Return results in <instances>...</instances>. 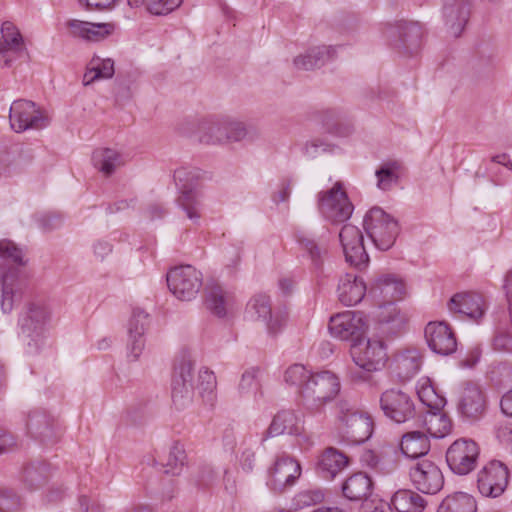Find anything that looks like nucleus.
<instances>
[{"instance_id":"17","label":"nucleus","mask_w":512,"mask_h":512,"mask_svg":"<svg viewBox=\"0 0 512 512\" xmlns=\"http://www.w3.org/2000/svg\"><path fill=\"white\" fill-rule=\"evenodd\" d=\"M340 242L343 248L346 262L356 268L365 267L369 257L364 247L363 234L354 225H344L339 233Z\"/></svg>"},{"instance_id":"40","label":"nucleus","mask_w":512,"mask_h":512,"mask_svg":"<svg viewBox=\"0 0 512 512\" xmlns=\"http://www.w3.org/2000/svg\"><path fill=\"white\" fill-rule=\"evenodd\" d=\"M423 426L425 427L424 432L426 435L429 434L434 438H443L450 432L451 422L440 411L429 410L424 416Z\"/></svg>"},{"instance_id":"58","label":"nucleus","mask_w":512,"mask_h":512,"mask_svg":"<svg viewBox=\"0 0 512 512\" xmlns=\"http://www.w3.org/2000/svg\"><path fill=\"white\" fill-rule=\"evenodd\" d=\"M362 461L368 467L375 469L381 473H389L395 468V464H392L390 469H386L383 463H380L379 457L371 450L364 452L362 455Z\"/></svg>"},{"instance_id":"55","label":"nucleus","mask_w":512,"mask_h":512,"mask_svg":"<svg viewBox=\"0 0 512 512\" xmlns=\"http://www.w3.org/2000/svg\"><path fill=\"white\" fill-rule=\"evenodd\" d=\"M66 27L71 36L87 40L90 29V22L71 19L67 21Z\"/></svg>"},{"instance_id":"10","label":"nucleus","mask_w":512,"mask_h":512,"mask_svg":"<svg viewBox=\"0 0 512 512\" xmlns=\"http://www.w3.org/2000/svg\"><path fill=\"white\" fill-rule=\"evenodd\" d=\"M385 37L399 51L413 55L421 46L422 27L417 22L400 21L384 29Z\"/></svg>"},{"instance_id":"26","label":"nucleus","mask_w":512,"mask_h":512,"mask_svg":"<svg viewBox=\"0 0 512 512\" xmlns=\"http://www.w3.org/2000/svg\"><path fill=\"white\" fill-rule=\"evenodd\" d=\"M337 291L342 304L353 306L363 299L367 291V286L357 275L347 273L340 279Z\"/></svg>"},{"instance_id":"27","label":"nucleus","mask_w":512,"mask_h":512,"mask_svg":"<svg viewBox=\"0 0 512 512\" xmlns=\"http://www.w3.org/2000/svg\"><path fill=\"white\" fill-rule=\"evenodd\" d=\"M373 490L372 479L363 472L354 473L342 484V492L350 501H365Z\"/></svg>"},{"instance_id":"62","label":"nucleus","mask_w":512,"mask_h":512,"mask_svg":"<svg viewBox=\"0 0 512 512\" xmlns=\"http://www.w3.org/2000/svg\"><path fill=\"white\" fill-rule=\"evenodd\" d=\"M217 478V472L208 464L201 466L199 471V483L203 486L212 484Z\"/></svg>"},{"instance_id":"50","label":"nucleus","mask_w":512,"mask_h":512,"mask_svg":"<svg viewBox=\"0 0 512 512\" xmlns=\"http://www.w3.org/2000/svg\"><path fill=\"white\" fill-rule=\"evenodd\" d=\"M226 133L227 134H221L215 137L216 140L237 142L245 139L249 135V130L242 123L226 121Z\"/></svg>"},{"instance_id":"49","label":"nucleus","mask_w":512,"mask_h":512,"mask_svg":"<svg viewBox=\"0 0 512 512\" xmlns=\"http://www.w3.org/2000/svg\"><path fill=\"white\" fill-rule=\"evenodd\" d=\"M297 240L299 244L307 251L313 264L316 267H320L322 264V256L325 253V249L319 246L313 239L307 237L304 234L298 235Z\"/></svg>"},{"instance_id":"12","label":"nucleus","mask_w":512,"mask_h":512,"mask_svg":"<svg viewBox=\"0 0 512 512\" xmlns=\"http://www.w3.org/2000/svg\"><path fill=\"white\" fill-rule=\"evenodd\" d=\"M508 482L509 470L500 461L493 460L478 472V490L485 497H499L506 490Z\"/></svg>"},{"instance_id":"34","label":"nucleus","mask_w":512,"mask_h":512,"mask_svg":"<svg viewBox=\"0 0 512 512\" xmlns=\"http://www.w3.org/2000/svg\"><path fill=\"white\" fill-rule=\"evenodd\" d=\"M391 505L397 512H422L427 502L417 492L410 489H401L392 496Z\"/></svg>"},{"instance_id":"30","label":"nucleus","mask_w":512,"mask_h":512,"mask_svg":"<svg viewBox=\"0 0 512 512\" xmlns=\"http://www.w3.org/2000/svg\"><path fill=\"white\" fill-rule=\"evenodd\" d=\"M349 464L348 457L339 450L328 447L319 456L318 471L325 479H333Z\"/></svg>"},{"instance_id":"48","label":"nucleus","mask_w":512,"mask_h":512,"mask_svg":"<svg viewBox=\"0 0 512 512\" xmlns=\"http://www.w3.org/2000/svg\"><path fill=\"white\" fill-rule=\"evenodd\" d=\"M258 372L259 370L257 368H250L242 374L238 386V391L241 396L249 397L255 395L259 390L260 383L258 380Z\"/></svg>"},{"instance_id":"56","label":"nucleus","mask_w":512,"mask_h":512,"mask_svg":"<svg viewBox=\"0 0 512 512\" xmlns=\"http://www.w3.org/2000/svg\"><path fill=\"white\" fill-rule=\"evenodd\" d=\"M216 387V378L214 373L209 370H203L199 372V385L198 389L201 394L207 393L212 394Z\"/></svg>"},{"instance_id":"57","label":"nucleus","mask_w":512,"mask_h":512,"mask_svg":"<svg viewBox=\"0 0 512 512\" xmlns=\"http://www.w3.org/2000/svg\"><path fill=\"white\" fill-rule=\"evenodd\" d=\"M361 512H392L391 504L377 497L367 499L361 507Z\"/></svg>"},{"instance_id":"4","label":"nucleus","mask_w":512,"mask_h":512,"mask_svg":"<svg viewBox=\"0 0 512 512\" xmlns=\"http://www.w3.org/2000/svg\"><path fill=\"white\" fill-rule=\"evenodd\" d=\"M350 354L359 368L357 371H350L354 381H370V372L380 370L387 361L386 348L380 340H365L361 337L351 344Z\"/></svg>"},{"instance_id":"7","label":"nucleus","mask_w":512,"mask_h":512,"mask_svg":"<svg viewBox=\"0 0 512 512\" xmlns=\"http://www.w3.org/2000/svg\"><path fill=\"white\" fill-rule=\"evenodd\" d=\"M318 208L326 219L335 223L348 220L354 210V206L340 182H337L331 189L318 194Z\"/></svg>"},{"instance_id":"61","label":"nucleus","mask_w":512,"mask_h":512,"mask_svg":"<svg viewBox=\"0 0 512 512\" xmlns=\"http://www.w3.org/2000/svg\"><path fill=\"white\" fill-rule=\"evenodd\" d=\"M51 115L48 110L34 104V129H44L50 125Z\"/></svg>"},{"instance_id":"25","label":"nucleus","mask_w":512,"mask_h":512,"mask_svg":"<svg viewBox=\"0 0 512 512\" xmlns=\"http://www.w3.org/2000/svg\"><path fill=\"white\" fill-rule=\"evenodd\" d=\"M303 431L302 418L294 410L279 411L265 432L264 439L282 434L298 435Z\"/></svg>"},{"instance_id":"64","label":"nucleus","mask_w":512,"mask_h":512,"mask_svg":"<svg viewBox=\"0 0 512 512\" xmlns=\"http://www.w3.org/2000/svg\"><path fill=\"white\" fill-rule=\"evenodd\" d=\"M80 512H103V507L87 496L79 498Z\"/></svg>"},{"instance_id":"29","label":"nucleus","mask_w":512,"mask_h":512,"mask_svg":"<svg viewBox=\"0 0 512 512\" xmlns=\"http://www.w3.org/2000/svg\"><path fill=\"white\" fill-rule=\"evenodd\" d=\"M247 312L267 324L271 333H276L281 326L278 318L273 319L270 297L264 293L255 294L247 303Z\"/></svg>"},{"instance_id":"36","label":"nucleus","mask_w":512,"mask_h":512,"mask_svg":"<svg viewBox=\"0 0 512 512\" xmlns=\"http://www.w3.org/2000/svg\"><path fill=\"white\" fill-rule=\"evenodd\" d=\"M9 120L11 128L23 132L32 127V102L26 100L14 101L10 107Z\"/></svg>"},{"instance_id":"9","label":"nucleus","mask_w":512,"mask_h":512,"mask_svg":"<svg viewBox=\"0 0 512 512\" xmlns=\"http://www.w3.org/2000/svg\"><path fill=\"white\" fill-rule=\"evenodd\" d=\"M409 478L415 489L424 494L434 495L444 486V476L432 460L418 459L409 467Z\"/></svg>"},{"instance_id":"43","label":"nucleus","mask_w":512,"mask_h":512,"mask_svg":"<svg viewBox=\"0 0 512 512\" xmlns=\"http://www.w3.org/2000/svg\"><path fill=\"white\" fill-rule=\"evenodd\" d=\"M313 373L302 364H293L286 369L284 380L288 385L296 387L301 395L305 384Z\"/></svg>"},{"instance_id":"16","label":"nucleus","mask_w":512,"mask_h":512,"mask_svg":"<svg viewBox=\"0 0 512 512\" xmlns=\"http://www.w3.org/2000/svg\"><path fill=\"white\" fill-rule=\"evenodd\" d=\"M193 362L183 357L175 367L172 380V401L177 409L185 408L193 398Z\"/></svg>"},{"instance_id":"21","label":"nucleus","mask_w":512,"mask_h":512,"mask_svg":"<svg viewBox=\"0 0 512 512\" xmlns=\"http://www.w3.org/2000/svg\"><path fill=\"white\" fill-rule=\"evenodd\" d=\"M405 292V284L394 275L378 277L368 289V294L376 299L379 304L393 303L394 301L401 300Z\"/></svg>"},{"instance_id":"13","label":"nucleus","mask_w":512,"mask_h":512,"mask_svg":"<svg viewBox=\"0 0 512 512\" xmlns=\"http://www.w3.org/2000/svg\"><path fill=\"white\" fill-rule=\"evenodd\" d=\"M379 402L384 415L396 423H404L415 415L413 400L400 389L385 390L381 394Z\"/></svg>"},{"instance_id":"60","label":"nucleus","mask_w":512,"mask_h":512,"mask_svg":"<svg viewBox=\"0 0 512 512\" xmlns=\"http://www.w3.org/2000/svg\"><path fill=\"white\" fill-rule=\"evenodd\" d=\"M329 151V145L319 139L312 140L306 143L304 153L310 158H315L321 153Z\"/></svg>"},{"instance_id":"47","label":"nucleus","mask_w":512,"mask_h":512,"mask_svg":"<svg viewBox=\"0 0 512 512\" xmlns=\"http://www.w3.org/2000/svg\"><path fill=\"white\" fill-rule=\"evenodd\" d=\"M186 460V453L184 447L179 442H175L168 453L167 462L165 463V473L176 475L179 473V468L183 466Z\"/></svg>"},{"instance_id":"54","label":"nucleus","mask_w":512,"mask_h":512,"mask_svg":"<svg viewBox=\"0 0 512 512\" xmlns=\"http://www.w3.org/2000/svg\"><path fill=\"white\" fill-rule=\"evenodd\" d=\"M19 337L23 340H28L27 344L30 345V338L32 335V308L29 306L27 310L20 316L18 320Z\"/></svg>"},{"instance_id":"11","label":"nucleus","mask_w":512,"mask_h":512,"mask_svg":"<svg viewBox=\"0 0 512 512\" xmlns=\"http://www.w3.org/2000/svg\"><path fill=\"white\" fill-rule=\"evenodd\" d=\"M479 448L471 439L454 441L446 452V462L451 471L458 475H467L477 464Z\"/></svg>"},{"instance_id":"3","label":"nucleus","mask_w":512,"mask_h":512,"mask_svg":"<svg viewBox=\"0 0 512 512\" xmlns=\"http://www.w3.org/2000/svg\"><path fill=\"white\" fill-rule=\"evenodd\" d=\"M336 418L338 429L350 444H361L368 440L373 432L372 418L359 411L355 405L347 400H339L336 403Z\"/></svg>"},{"instance_id":"28","label":"nucleus","mask_w":512,"mask_h":512,"mask_svg":"<svg viewBox=\"0 0 512 512\" xmlns=\"http://www.w3.org/2000/svg\"><path fill=\"white\" fill-rule=\"evenodd\" d=\"M336 49L333 46H317L310 48L304 54L294 59V66L300 70H312L324 66L335 57Z\"/></svg>"},{"instance_id":"23","label":"nucleus","mask_w":512,"mask_h":512,"mask_svg":"<svg viewBox=\"0 0 512 512\" xmlns=\"http://www.w3.org/2000/svg\"><path fill=\"white\" fill-rule=\"evenodd\" d=\"M448 309L452 313L463 314L477 321L485 311L486 305L482 295L477 293H457L448 302Z\"/></svg>"},{"instance_id":"15","label":"nucleus","mask_w":512,"mask_h":512,"mask_svg":"<svg viewBox=\"0 0 512 512\" xmlns=\"http://www.w3.org/2000/svg\"><path fill=\"white\" fill-rule=\"evenodd\" d=\"M367 324L361 313L345 311L330 318V333L341 340L352 343L364 336Z\"/></svg>"},{"instance_id":"53","label":"nucleus","mask_w":512,"mask_h":512,"mask_svg":"<svg viewBox=\"0 0 512 512\" xmlns=\"http://www.w3.org/2000/svg\"><path fill=\"white\" fill-rule=\"evenodd\" d=\"M115 25L113 23H92L90 22V29L87 41L98 42L113 33Z\"/></svg>"},{"instance_id":"5","label":"nucleus","mask_w":512,"mask_h":512,"mask_svg":"<svg viewBox=\"0 0 512 512\" xmlns=\"http://www.w3.org/2000/svg\"><path fill=\"white\" fill-rule=\"evenodd\" d=\"M363 227L376 248L382 251L393 246L400 230L397 220L380 207H373L366 213Z\"/></svg>"},{"instance_id":"51","label":"nucleus","mask_w":512,"mask_h":512,"mask_svg":"<svg viewBox=\"0 0 512 512\" xmlns=\"http://www.w3.org/2000/svg\"><path fill=\"white\" fill-rule=\"evenodd\" d=\"M182 0H147V9L154 15H166L180 6Z\"/></svg>"},{"instance_id":"38","label":"nucleus","mask_w":512,"mask_h":512,"mask_svg":"<svg viewBox=\"0 0 512 512\" xmlns=\"http://www.w3.org/2000/svg\"><path fill=\"white\" fill-rule=\"evenodd\" d=\"M396 370L402 379L414 376L422 365V356L417 349H407L395 357Z\"/></svg>"},{"instance_id":"46","label":"nucleus","mask_w":512,"mask_h":512,"mask_svg":"<svg viewBox=\"0 0 512 512\" xmlns=\"http://www.w3.org/2000/svg\"><path fill=\"white\" fill-rule=\"evenodd\" d=\"M398 168L399 164L397 162H388L384 163L378 170H376L377 186L379 189L389 190L394 184L397 183Z\"/></svg>"},{"instance_id":"6","label":"nucleus","mask_w":512,"mask_h":512,"mask_svg":"<svg viewBox=\"0 0 512 512\" xmlns=\"http://www.w3.org/2000/svg\"><path fill=\"white\" fill-rule=\"evenodd\" d=\"M199 180L200 173L196 168L181 167L174 172V181L180 193L177 198L178 206L191 220H198L201 217Z\"/></svg>"},{"instance_id":"20","label":"nucleus","mask_w":512,"mask_h":512,"mask_svg":"<svg viewBox=\"0 0 512 512\" xmlns=\"http://www.w3.org/2000/svg\"><path fill=\"white\" fill-rule=\"evenodd\" d=\"M425 338L430 349L440 355H450L457 349V341L445 322H430L425 328Z\"/></svg>"},{"instance_id":"35","label":"nucleus","mask_w":512,"mask_h":512,"mask_svg":"<svg viewBox=\"0 0 512 512\" xmlns=\"http://www.w3.org/2000/svg\"><path fill=\"white\" fill-rule=\"evenodd\" d=\"M94 167L106 176H110L115 170L124 164L122 155L111 148H97L92 154Z\"/></svg>"},{"instance_id":"8","label":"nucleus","mask_w":512,"mask_h":512,"mask_svg":"<svg viewBox=\"0 0 512 512\" xmlns=\"http://www.w3.org/2000/svg\"><path fill=\"white\" fill-rule=\"evenodd\" d=\"M203 284L202 274L191 265L174 267L167 273L169 290L180 300L196 297Z\"/></svg>"},{"instance_id":"41","label":"nucleus","mask_w":512,"mask_h":512,"mask_svg":"<svg viewBox=\"0 0 512 512\" xmlns=\"http://www.w3.org/2000/svg\"><path fill=\"white\" fill-rule=\"evenodd\" d=\"M114 72V61L112 59H101L99 57H94L83 76V84L87 86L98 79L112 78Z\"/></svg>"},{"instance_id":"18","label":"nucleus","mask_w":512,"mask_h":512,"mask_svg":"<svg viewBox=\"0 0 512 512\" xmlns=\"http://www.w3.org/2000/svg\"><path fill=\"white\" fill-rule=\"evenodd\" d=\"M487 409L486 396L478 384L468 382L463 387L457 410L460 416L469 422L480 420Z\"/></svg>"},{"instance_id":"39","label":"nucleus","mask_w":512,"mask_h":512,"mask_svg":"<svg viewBox=\"0 0 512 512\" xmlns=\"http://www.w3.org/2000/svg\"><path fill=\"white\" fill-rule=\"evenodd\" d=\"M2 39L0 53H5V64L9 65V53H18L22 50V36L11 22H4L1 28Z\"/></svg>"},{"instance_id":"32","label":"nucleus","mask_w":512,"mask_h":512,"mask_svg":"<svg viewBox=\"0 0 512 512\" xmlns=\"http://www.w3.org/2000/svg\"><path fill=\"white\" fill-rule=\"evenodd\" d=\"M233 304V295L220 285H212L207 289L206 306L217 317H225Z\"/></svg>"},{"instance_id":"52","label":"nucleus","mask_w":512,"mask_h":512,"mask_svg":"<svg viewBox=\"0 0 512 512\" xmlns=\"http://www.w3.org/2000/svg\"><path fill=\"white\" fill-rule=\"evenodd\" d=\"M324 499V493L319 490H305L299 492L295 497V504L297 508H305L312 505H316L322 502Z\"/></svg>"},{"instance_id":"19","label":"nucleus","mask_w":512,"mask_h":512,"mask_svg":"<svg viewBox=\"0 0 512 512\" xmlns=\"http://www.w3.org/2000/svg\"><path fill=\"white\" fill-rule=\"evenodd\" d=\"M149 325V315L142 309H134L128 323V358L136 361L145 348V332Z\"/></svg>"},{"instance_id":"2","label":"nucleus","mask_w":512,"mask_h":512,"mask_svg":"<svg viewBox=\"0 0 512 512\" xmlns=\"http://www.w3.org/2000/svg\"><path fill=\"white\" fill-rule=\"evenodd\" d=\"M340 392L339 378L331 371L314 372L300 395L305 410L313 415L324 411Z\"/></svg>"},{"instance_id":"59","label":"nucleus","mask_w":512,"mask_h":512,"mask_svg":"<svg viewBox=\"0 0 512 512\" xmlns=\"http://www.w3.org/2000/svg\"><path fill=\"white\" fill-rule=\"evenodd\" d=\"M39 227L44 232H49L54 229H57L61 226L62 220L59 216L54 214H44L40 216L38 219Z\"/></svg>"},{"instance_id":"42","label":"nucleus","mask_w":512,"mask_h":512,"mask_svg":"<svg viewBox=\"0 0 512 512\" xmlns=\"http://www.w3.org/2000/svg\"><path fill=\"white\" fill-rule=\"evenodd\" d=\"M417 394L419 400L428 407L429 410L440 411L445 404V398L436 392L428 378L422 379L418 383Z\"/></svg>"},{"instance_id":"63","label":"nucleus","mask_w":512,"mask_h":512,"mask_svg":"<svg viewBox=\"0 0 512 512\" xmlns=\"http://www.w3.org/2000/svg\"><path fill=\"white\" fill-rule=\"evenodd\" d=\"M493 345L497 350L512 353V335L500 334L496 336Z\"/></svg>"},{"instance_id":"33","label":"nucleus","mask_w":512,"mask_h":512,"mask_svg":"<svg viewBox=\"0 0 512 512\" xmlns=\"http://www.w3.org/2000/svg\"><path fill=\"white\" fill-rule=\"evenodd\" d=\"M60 436L61 427L53 416L37 414V435L34 440H38L44 447H50L59 441Z\"/></svg>"},{"instance_id":"24","label":"nucleus","mask_w":512,"mask_h":512,"mask_svg":"<svg viewBox=\"0 0 512 512\" xmlns=\"http://www.w3.org/2000/svg\"><path fill=\"white\" fill-rule=\"evenodd\" d=\"M53 310L45 299L34 300V346L40 348L50 336Z\"/></svg>"},{"instance_id":"14","label":"nucleus","mask_w":512,"mask_h":512,"mask_svg":"<svg viewBox=\"0 0 512 512\" xmlns=\"http://www.w3.org/2000/svg\"><path fill=\"white\" fill-rule=\"evenodd\" d=\"M301 476L300 463L293 457L283 454L278 456L268 470L267 486L275 492H283L294 485Z\"/></svg>"},{"instance_id":"44","label":"nucleus","mask_w":512,"mask_h":512,"mask_svg":"<svg viewBox=\"0 0 512 512\" xmlns=\"http://www.w3.org/2000/svg\"><path fill=\"white\" fill-rule=\"evenodd\" d=\"M226 133V121H205L200 126V142L206 144H223L227 141H218L215 137Z\"/></svg>"},{"instance_id":"31","label":"nucleus","mask_w":512,"mask_h":512,"mask_svg":"<svg viewBox=\"0 0 512 512\" xmlns=\"http://www.w3.org/2000/svg\"><path fill=\"white\" fill-rule=\"evenodd\" d=\"M401 452L410 458L424 459L430 450V441L424 431H411L402 436L400 442Z\"/></svg>"},{"instance_id":"37","label":"nucleus","mask_w":512,"mask_h":512,"mask_svg":"<svg viewBox=\"0 0 512 512\" xmlns=\"http://www.w3.org/2000/svg\"><path fill=\"white\" fill-rule=\"evenodd\" d=\"M477 504L473 496L464 492L447 495L439 504L437 512H476Z\"/></svg>"},{"instance_id":"45","label":"nucleus","mask_w":512,"mask_h":512,"mask_svg":"<svg viewBox=\"0 0 512 512\" xmlns=\"http://www.w3.org/2000/svg\"><path fill=\"white\" fill-rule=\"evenodd\" d=\"M383 333L397 335L406 325V317L395 307L388 311V315L382 316L380 320Z\"/></svg>"},{"instance_id":"22","label":"nucleus","mask_w":512,"mask_h":512,"mask_svg":"<svg viewBox=\"0 0 512 512\" xmlns=\"http://www.w3.org/2000/svg\"><path fill=\"white\" fill-rule=\"evenodd\" d=\"M443 17L449 33L453 37H459L470 17L469 1L445 0L443 6Z\"/></svg>"},{"instance_id":"1","label":"nucleus","mask_w":512,"mask_h":512,"mask_svg":"<svg viewBox=\"0 0 512 512\" xmlns=\"http://www.w3.org/2000/svg\"><path fill=\"white\" fill-rule=\"evenodd\" d=\"M22 264V250L10 240H0V304L4 313L10 312L21 299L23 283L19 267Z\"/></svg>"}]
</instances>
